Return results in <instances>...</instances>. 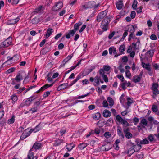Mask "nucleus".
<instances>
[{"label":"nucleus","instance_id":"nucleus-46","mask_svg":"<svg viewBox=\"0 0 159 159\" xmlns=\"http://www.w3.org/2000/svg\"><path fill=\"white\" fill-rule=\"evenodd\" d=\"M151 110L155 113L157 112L158 111L157 107L156 105H153L152 106Z\"/></svg>","mask_w":159,"mask_h":159},{"label":"nucleus","instance_id":"nucleus-39","mask_svg":"<svg viewBox=\"0 0 159 159\" xmlns=\"http://www.w3.org/2000/svg\"><path fill=\"white\" fill-rule=\"evenodd\" d=\"M66 148L69 151H70L74 147V146L72 143H70L66 146Z\"/></svg>","mask_w":159,"mask_h":159},{"label":"nucleus","instance_id":"nucleus-64","mask_svg":"<svg viewBox=\"0 0 159 159\" xmlns=\"http://www.w3.org/2000/svg\"><path fill=\"white\" fill-rule=\"evenodd\" d=\"M41 102L39 100L36 101L34 103V105L35 107L39 106L41 104Z\"/></svg>","mask_w":159,"mask_h":159},{"label":"nucleus","instance_id":"nucleus-22","mask_svg":"<svg viewBox=\"0 0 159 159\" xmlns=\"http://www.w3.org/2000/svg\"><path fill=\"white\" fill-rule=\"evenodd\" d=\"M18 57V56L17 55H15L11 57H10L9 56L7 57V58L8 59L7 61L5 62V63H6L7 61L13 60H14V61H17L18 59V57Z\"/></svg>","mask_w":159,"mask_h":159},{"label":"nucleus","instance_id":"nucleus-17","mask_svg":"<svg viewBox=\"0 0 159 159\" xmlns=\"http://www.w3.org/2000/svg\"><path fill=\"white\" fill-rule=\"evenodd\" d=\"M23 79L22 75L20 73H18L17 74L15 78L14 79L16 80L17 82H20Z\"/></svg>","mask_w":159,"mask_h":159},{"label":"nucleus","instance_id":"nucleus-21","mask_svg":"<svg viewBox=\"0 0 159 159\" xmlns=\"http://www.w3.org/2000/svg\"><path fill=\"white\" fill-rule=\"evenodd\" d=\"M32 148H31L29 151V152L27 156V159H34V153L32 152Z\"/></svg>","mask_w":159,"mask_h":159},{"label":"nucleus","instance_id":"nucleus-25","mask_svg":"<svg viewBox=\"0 0 159 159\" xmlns=\"http://www.w3.org/2000/svg\"><path fill=\"white\" fill-rule=\"evenodd\" d=\"M53 32V29L50 28L48 29L46 35V38H48Z\"/></svg>","mask_w":159,"mask_h":159},{"label":"nucleus","instance_id":"nucleus-32","mask_svg":"<svg viewBox=\"0 0 159 159\" xmlns=\"http://www.w3.org/2000/svg\"><path fill=\"white\" fill-rule=\"evenodd\" d=\"M33 101L31 99V98L30 97L29 98H27L25 101V105L26 106H28L30 104H31L32 102Z\"/></svg>","mask_w":159,"mask_h":159},{"label":"nucleus","instance_id":"nucleus-16","mask_svg":"<svg viewBox=\"0 0 159 159\" xmlns=\"http://www.w3.org/2000/svg\"><path fill=\"white\" fill-rule=\"evenodd\" d=\"M116 6L118 9L120 10L121 9L123 6V4L122 0H120L118 2H116Z\"/></svg>","mask_w":159,"mask_h":159},{"label":"nucleus","instance_id":"nucleus-49","mask_svg":"<svg viewBox=\"0 0 159 159\" xmlns=\"http://www.w3.org/2000/svg\"><path fill=\"white\" fill-rule=\"evenodd\" d=\"M133 122L135 125H137L139 122V120L138 118L134 117L133 119Z\"/></svg>","mask_w":159,"mask_h":159},{"label":"nucleus","instance_id":"nucleus-5","mask_svg":"<svg viewBox=\"0 0 159 159\" xmlns=\"http://www.w3.org/2000/svg\"><path fill=\"white\" fill-rule=\"evenodd\" d=\"M107 11L105 10L99 13L97 16V19L96 20L98 22L101 21L102 20V19L107 15Z\"/></svg>","mask_w":159,"mask_h":159},{"label":"nucleus","instance_id":"nucleus-13","mask_svg":"<svg viewBox=\"0 0 159 159\" xmlns=\"http://www.w3.org/2000/svg\"><path fill=\"white\" fill-rule=\"evenodd\" d=\"M42 19V18L41 17H35L31 20V21L33 24H36L40 22Z\"/></svg>","mask_w":159,"mask_h":159},{"label":"nucleus","instance_id":"nucleus-2","mask_svg":"<svg viewBox=\"0 0 159 159\" xmlns=\"http://www.w3.org/2000/svg\"><path fill=\"white\" fill-rule=\"evenodd\" d=\"M127 147L129 148V146H132L134 149L135 152L139 151L142 147L141 145L138 142L136 145H135L134 143H132L131 140L128 141L127 143Z\"/></svg>","mask_w":159,"mask_h":159},{"label":"nucleus","instance_id":"nucleus-41","mask_svg":"<svg viewBox=\"0 0 159 159\" xmlns=\"http://www.w3.org/2000/svg\"><path fill=\"white\" fill-rule=\"evenodd\" d=\"M107 101L109 102V105L111 107L114 104L112 99L111 97H108L107 99Z\"/></svg>","mask_w":159,"mask_h":159},{"label":"nucleus","instance_id":"nucleus-36","mask_svg":"<svg viewBox=\"0 0 159 159\" xmlns=\"http://www.w3.org/2000/svg\"><path fill=\"white\" fill-rule=\"evenodd\" d=\"M116 119L117 121L120 122V123H122L125 120L121 117V116L120 115H117L116 116Z\"/></svg>","mask_w":159,"mask_h":159},{"label":"nucleus","instance_id":"nucleus-33","mask_svg":"<svg viewBox=\"0 0 159 159\" xmlns=\"http://www.w3.org/2000/svg\"><path fill=\"white\" fill-rule=\"evenodd\" d=\"M130 147L129 148L128 151V154L129 155V156H130L134 152H135L134 149L132 146H130Z\"/></svg>","mask_w":159,"mask_h":159},{"label":"nucleus","instance_id":"nucleus-56","mask_svg":"<svg viewBox=\"0 0 159 159\" xmlns=\"http://www.w3.org/2000/svg\"><path fill=\"white\" fill-rule=\"evenodd\" d=\"M125 74L126 76L128 78H129L131 77V74L129 71L128 70H126L125 71Z\"/></svg>","mask_w":159,"mask_h":159},{"label":"nucleus","instance_id":"nucleus-48","mask_svg":"<svg viewBox=\"0 0 159 159\" xmlns=\"http://www.w3.org/2000/svg\"><path fill=\"white\" fill-rule=\"evenodd\" d=\"M103 68L102 69L104 71H108L110 70L111 67L109 66L106 65L104 66L103 67Z\"/></svg>","mask_w":159,"mask_h":159},{"label":"nucleus","instance_id":"nucleus-19","mask_svg":"<svg viewBox=\"0 0 159 159\" xmlns=\"http://www.w3.org/2000/svg\"><path fill=\"white\" fill-rule=\"evenodd\" d=\"M42 129V126H41V125L40 123L37 125L34 128L32 129L33 132L34 131V132L35 133L39 131Z\"/></svg>","mask_w":159,"mask_h":159},{"label":"nucleus","instance_id":"nucleus-40","mask_svg":"<svg viewBox=\"0 0 159 159\" xmlns=\"http://www.w3.org/2000/svg\"><path fill=\"white\" fill-rule=\"evenodd\" d=\"M11 98L12 100V103H14V102L18 99L17 96L15 94L13 95L11 97Z\"/></svg>","mask_w":159,"mask_h":159},{"label":"nucleus","instance_id":"nucleus-18","mask_svg":"<svg viewBox=\"0 0 159 159\" xmlns=\"http://www.w3.org/2000/svg\"><path fill=\"white\" fill-rule=\"evenodd\" d=\"M67 83H64L60 85L57 88V90L60 91L61 90L65 89L67 88Z\"/></svg>","mask_w":159,"mask_h":159},{"label":"nucleus","instance_id":"nucleus-28","mask_svg":"<svg viewBox=\"0 0 159 159\" xmlns=\"http://www.w3.org/2000/svg\"><path fill=\"white\" fill-rule=\"evenodd\" d=\"M82 23L80 21H79L78 23L75 24L74 25V30L75 31H77L79 29L80 26L82 25Z\"/></svg>","mask_w":159,"mask_h":159},{"label":"nucleus","instance_id":"nucleus-34","mask_svg":"<svg viewBox=\"0 0 159 159\" xmlns=\"http://www.w3.org/2000/svg\"><path fill=\"white\" fill-rule=\"evenodd\" d=\"M88 145V144L87 143H82L79 144L78 146L80 149L82 150L87 147Z\"/></svg>","mask_w":159,"mask_h":159},{"label":"nucleus","instance_id":"nucleus-30","mask_svg":"<svg viewBox=\"0 0 159 159\" xmlns=\"http://www.w3.org/2000/svg\"><path fill=\"white\" fill-rule=\"evenodd\" d=\"M139 144H146L149 143V142L147 138H145L143 140H141L140 142H138Z\"/></svg>","mask_w":159,"mask_h":159},{"label":"nucleus","instance_id":"nucleus-24","mask_svg":"<svg viewBox=\"0 0 159 159\" xmlns=\"http://www.w3.org/2000/svg\"><path fill=\"white\" fill-rule=\"evenodd\" d=\"M101 114L99 112H97L93 115L92 118L94 120H97L99 119L101 117Z\"/></svg>","mask_w":159,"mask_h":159},{"label":"nucleus","instance_id":"nucleus-42","mask_svg":"<svg viewBox=\"0 0 159 159\" xmlns=\"http://www.w3.org/2000/svg\"><path fill=\"white\" fill-rule=\"evenodd\" d=\"M125 49V45L124 44H122L120 46L119 50L122 53H124V51Z\"/></svg>","mask_w":159,"mask_h":159},{"label":"nucleus","instance_id":"nucleus-6","mask_svg":"<svg viewBox=\"0 0 159 159\" xmlns=\"http://www.w3.org/2000/svg\"><path fill=\"white\" fill-rule=\"evenodd\" d=\"M63 6V3L62 2H58L52 7V10L53 11H57L61 8Z\"/></svg>","mask_w":159,"mask_h":159},{"label":"nucleus","instance_id":"nucleus-63","mask_svg":"<svg viewBox=\"0 0 159 159\" xmlns=\"http://www.w3.org/2000/svg\"><path fill=\"white\" fill-rule=\"evenodd\" d=\"M115 34V32L114 31H113L111 33H110L108 36V38L109 39H111L113 36H114V35Z\"/></svg>","mask_w":159,"mask_h":159},{"label":"nucleus","instance_id":"nucleus-1","mask_svg":"<svg viewBox=\"0 0 159 159\" xmlns=\"http://www.w3.org/2000/svg\"><path fill=\"white\" fill-rule=\"evenodd\" d=\"M111 21L110 17L107 16L102 21L100 28L103 31H106L109 27V24Z\"/></svg>","mask_w":159,"mask_h":159},{"label":"nucleus","instance_id":"nucleus-11","mask_svg":"<svg viewBox=\"0 0 159 159\" xmlns=\"http://www.w3.org/2000/svg\"><path fill=\"white\" fill-rule=\"evenodd\" d=\"M19 20L20 18L19 17H18L15 19L8 20L7 22V23L8 25L15 24Z\"/></svg>","mask_w":159,"mask_h":159},{"label":"nucleus","instance_id":"nucleus-62","mask_svg":"<svg viewBox=\"0 0 159 159\" xmlns=\"http://www.w3.org/2000/svg\"><path fill=\"white\" fill-rule=\"evenodd\" d=\"M150 39L152 40H156L157 39V37L155 34H152L150 36Z\"/></svg>","mask_w":159,"mask_h":159},{"label":"nucleus","instance_id":"nucleus-10","mask_svg":"<svg viewBox=\"0 0 159 159\" xmlns=\"http://www.w3.org/2000/svg\"><path fill=\"white\" fill-rule=\"evenodd\" d=\"M142 67L150 72V74L149 75H151V70L150 65L149 64H146L143 62L142 63Z\"/></svg>","mask_w":159,"mask_h":159},{"label":"nucleus","instance_id":"nucleus-51","mask_svg":"<svg viewBox=\"0 0 159 159\" xmlns=\"http://www.w3.org/2000/svg\"><path fill=\"white\" fill-rule=\"evenodd\" d=\"M148 139L150 142L153 141L154 139L153 135L150 134L149 135L148 137Z\"/></svg>","mask_w":159,"mask_h":159},{"label":"nucleus","instance_id":"nucleus-55","mask_svg":"<svg viewBox=\"0 0 159 159\" xmlns=\"http://www.w3.org/2000/svg\"><path fill=\"white\" fill-rule=\"evenodd\" d=\"M117 77L121 80L122 82H123L124 80V78L122 75H118L116 76Z\"/></svg>","mask_w":159,"mask_h":159},{"label":"nucleus","instance_id":"nucleus-9","mask_svg":"<svg viewBox=\"0 0 159 159\" xmlns=\"http://www.w3.org/2000/svg\"><path fill=\"white\" fill-rule=\"evenodd\" d=\"M99 74L102 75V77L105 82L107 83L108 81V79L107 76L105 75V72L102 69H100L99 70Z\"/></svg>","mask_w":159,"mask_h":159},{"label":"nucleus","instance_id":"nucleus-20","mask_svg":"<svg viewBox=\"0 0 159 159\" xmlns=\"http://www.w3.org/2000/svg\"><path fill=\"white\" fill-rule=\"evenodd\" d=\"M111 115V112L107 110H105L103 111V115L104 117H108L110 116Z\"/></svg>","mask_w":159,"mask_h":159},{"label":"nucleus","instance_id":"nucleus-26","mask_svg":"<svg viewBox=\"0 0 159 159\" xmlns=\"http://www.w3.org/2000/svg\"><path fill=\"white\" fill-rule=\"evenodd\" d=\"M33 132L32 129H30V130L28 129H26L23 131L24 134L26 135L27 137L29 136Z\"/></svg>","mask_w":159,"mask_h":159},{"label":"nucleus","instance_id":"nucleus-3","mask_svg":"<svg viewBox=\"0 0 159 159\" xmlns=\"http://www.w3.org/2000/svg\"><path fill=\"white\" fill-rule=\"evenodd\" d=\"M130 33L128 38V41H130L132 39H137L135 35H134V33L135 31V28L134 26L132 25H129L128 29L127 30Z\"/></svg>","mask_w":159,"mask_h":159},{"label":"nucleus","instance_id":"nucleus-4","mask_svg":"<svg viewBox=\"0 0 159 159\" xmlns=\"http://www.w3.org/2000/svg\"><path fill=\"white\" fill-rule=\"evenodd\" d=\"M99 6V3L96 4L95 1H91L89 2L86 5H84L83 7L85 9L91 8H94V9H96Z\"/></svg>","mask_w":159,"mask_h":159},{"label":"nucleus","instance_id":"nucleus-29","mask_svg":"<svg viewBox=\"0 0 159 159\" xmlns=\"http://www.w3.org/2000/svg\"><path fill=\"white\" fill-rule=\"evenodd\" d=\"M141 80V79L137 75H135L133 78V81L135 83L140 82Z\"/></svg>","mask_w":159,"mask_h":159},{"label":"nucleus","instance_id":"nucleus-14","mask_svg":"<svg viewBox=\"0 0 159 159\" xmlns=\"http://www.w3.org/2000/svg\"><path fill=\"white\" fill-rule=\"evenodd\" d=\"M117 134L120 137H121L122 138H124V135L121 130V128L120 126H117Z\"/></svg>","mask_w":159,"mask_h":159},{"label":"nucleus","instance_id":"nucleus-27","mask_svg":"<svg viewBox=\"0 0 159 159\" xmlns=\"http://www.w3.org/2000/svg\"><path fill=\"white\" fill-rule=\"evenodd\" d=\"M148 121L147 120L143 118L141 120L140 123V125H141L143 127V128H144L145 127L144 126L146 125Z\"/></svg>","mask_w":159,"mask_h":159},{"label":"nucleus","instance_id":"nucleus-52","mask_svg":"<svg viewBox=\"0 0 159 159\" xmlns=\"http://www.w3.org/2000/svg\"><path fill=\"white\" fill-rule=\"evenodd\" d=\"M115 48L114 47H111L109 48V52L110 54H112V53H113V51H114V49Z\"/></svg>","mask_w":159,"mask_h":159},{"label":"nucleus","instance_id":"nucleus-50","mask_svg":"<svg viewBox=\"0 0 159 159\" xmlns=\"http://www.w3.org/2000/svg\"><path fill=\"white\" fill-rule=\"evenodd\" d=\"M48 48H44L41 51V52L42 53V54H46L47 52H49V51L48 50Z\"/></svg>","mask_w":159,"mask_h":159},{"label":"nucleus","instance_id":"nucleus-23","mask_svg":"<svg viewBox=\"0 0 159 159\" xmlns=\"http://www.w3.org/2000/svg\"><path fill=\"white\" fill-rule=\"evenodd\" d=\"M121 124H122L123 125V131H124V129H129V128L127 127L129 126V123L126 120H124Z\"/></svg>","mask_w":159,"mask_h":159},{"label":"nucleus","instance_id":"nucleus-15","mask_svg":"<svg viewBox=\"0 0 159 159\" xmlns=\"http://www.w3.org/2000/svg\"><path fill=\"white\" fill-rule=\"evenodd\" d=\"M41 146V143L35 142L33 145V147L31 148H32V151L33 149H34L35 150L39 149L40 148Z\"/></svg>","mask_w":159,"mask_h":159},{"label":"nucleus","instance_id":"nucleus-53","mask_svg":"<svg viewBox=\"0 0 159 159\" xmlns=\"http://www.w3.org/2000/svg\"><path fill=\"white\" fill-rule=\"evenodd\" d=\"M136 157L138 158H142L143 157V154L142 152L138 153L136 155Z\"/></svg>","mask_w":159,"mask_h":159},{"label":"nucleus","instance_id":"nucleus-45","mask_svg":"<svg viewBox=\"0 0 159 159\" xmlns=\"http://www.w3.org/2000/svg\"><path fill=\"white\" fill-rule=\"evenodd\" d=\"M38 110V108L37 107L34 106V107L31 108L29 110L28 112L31 111V113H33L34 112H37Z\"/></svg>","mask_w":159,"mask_h":159},{"label":"nucleus","instance_id":"nucleus-38","mask_svg":"<svg viewBox=\"0 0 159 159\" xmlns=\"http://www.w3.org/2000/svg\"><path fill=\"white\" fill-rule=\"evenodd\" d=\"M95 82L96 84V86L99 85V81L100 80V77L98 76H96L94 78Z\"/></svg>","mask_w":159,"mask_h":159},{"label":"nucleus","instance_id":"nucleus-54","mask_svg":"<svg viewBox=\"0 0 159 159\" xmlns=\"http://www.w3.org/2000/svg\"><path fill=\"white\" fill-rule=\"evenodd\" d=\"M111 134L109 132H106L104 133V136L107 138L111 136Z\"/></svg>","mask_w":159,"mask_h":159},{"label":"nucleus","instance_id":"nucleus-35","mask_svg":"<svg viewBox=\"0 0 159 159\" xmlns=\"http://www.w3.org/2000/svg\"><path fill=\"white\" fill-rule=\"evenodd\" d=\"M159 87L158 84L157 83H154L153 84L151 89L152 90H158V88Z\"/></svg>","mask_w":159,"mask_h":159},{"label":"nucleus","instance_id":"nucleus-8","mask_svg":"<svg viewBox=\"0 0 159 159\" xmlns=\"http://www.w3.org/2000/svg\"><path fill=\"white\" fill-rule=\"evenodd\" d=\"M129 129H124L123 132L125 134V137L127 139L132 138L133 137V135L129 132Z\"/></svg>","mask_w":159,"mask_h":159},{"label":"nucleus","instance_id":"nucleus-59","mask_svg":"<svg viewBox=\"0 0 159 159\" xmlns=\"http://www.w3.org/2000/svg\"><path fill=\"white\" fill-rule=\"evenodd\" d=\"M102 104L104 107H108V103L107 101L106 100L103 101Z\"/></svg>","mask_w":159,"mask_h":159},{"label":"nucleus","instance_id":"nucleus-47","mask_svg":"<svg viewBox=\"0 0 159 159\" xmlns=\"http://www.w3.org/2000/svg\"><path fill=\"white\" fill-rule=\"evenodd\" d=\"M154 54V52L152 50H149L147 52L145 55H148L149 54L150 57H152L153 56Z\"/></svg>","mask_w":159,"mask_h":159},{"label":"nucleus","instance_id":"nucleus-61","mask_svg":"<svg viewBox=\"0 0 159 159\" xmlns=\"http://www.w3.org/2000/svg\"><path fill=\"white\" fill-rule=\"evenodd\" d=\"M76 32V31L73 29L72 30H70L69 33L70 34V35L73 36L74 35Z\"/></svg>","mask_w":159,"mask_h":159},{"label":"nucleus","instance_id":"nucleus-7","mask_svg":"<svg viewBox=\"0 0 159 159\" xmlns=\"http://www.w3.org/2000/svg\"><path fill=\"white\" fill-rule=\"evenodd\" d=\"M11 38L10 37L6 39L4 42L2 43V47H7L9 46L11 43Z\"/></svg>","mask_w":159,"mask_h":159},{"label":"nucleus","instance_id":"nucleus-44","mask_svg":"<svg viewBox=\"0 0 159 159\" xmlns=\"http://www.w3.org/2000/svg\"><path fill=\"white\" fill-rule=\"evenodd\" d=\"M138 2L136 0H134L133 2L132 5V7L134 10H136L137 9V4Z\"/></svg>","mask_w":159,"mask_h":159},{"label":"nucleus","instance_id":"nucleus-60","mask_svg":"<svg viewBox=\"0 0 159 159\" xmlns=\"http://www.w3.org/2000/svg\"><path fill=\"white\" fill-rule=\"evenodd\" d=\"M7 120L5 119H3L1 121H0L1 124L2 126H4L6 124Z\"/></svg>","mask_w":159,"mask_h":159},{"label":"nucleus","instance_id":"nucleus-31","mask_svg":"<svg viewBox=\"0 0 159 159\" xmlns=\"http://www.w3.org/2000/svg\"><path fill=\"white\" fill-rule=\"evenodd\" d=\"M15 116L13 115L10 119H9L7 121V124H12L15 121Z\"/></svg>","mask_w":159,"mask_h":159},{"label":"nucleus","instance_id":"nucleus-58","mask_svg":"<svg viewBox=\"0 0 159 159\" xmlns=\"http://www.w3.org/2000/svg\"><path fill=\"white\" fill-rule=\"evenodd\" d=\"M82 77V75L79 74L76 77V79L74 80L75 82L76 83L80 79H81Z\"/></svg>","mask_w":159,"mask_h":159},{"label":"nucleus","instance_id":"nucleus-12","mask_svg":"<svg viewBox=\"0 0 159 159\" xmlns=\"http://www.w3.org/2000/svg\"><path fill=\"white\" fill-rule=\"evenodd\" d=\"M43 7L42 6H38L37 8L35 9L33 13L34 14L37 13H41L43 10Z\"/></svg>","mask_w":159,"mask_h":159},{"label":"nucleus","instance_id":"nucleus-43","mask_svg":"<svg viewBox=\"0 0 159 159\" xmlns=\"http://www.w3.org/2000/svg\"><path fill=\"white\" fill-rule=\"evenodd\" d=\"M127 100L128 101L127 102V105L129 107L130 106L131 104L133 103V101L129 97L127 98Z\"/></svg>","mask_w":159,"mask_h":159},{"label":"nucleus","instance_id":"nucleus-37","mask_svg":"<svg viewBox=\"0 0 159 159\" xmlns=\"http://www.w3.org/2000/svg\"><path fill=\"white\" fill-rule=\"evenodd\" d=\"M116 119L117 121L120 122V123H122L125 120L121 117V116L120 115H117L116 116Z\"/></svg>","mask_w":159,"mask_h":159},{"label":"nucleus","instance_id":"nucleus-57","mask_svg":"<svg viewBox=\"0 0 159 159\" xmlns=\"http://www.w3.org/2000/svg\"><path fill=\"white\" fill-rule=\"evenodd\" d=\"M153 67L156 70H159V65H158L157 63L154 64L153 65Z\"/></svg>","mask_w":159,"mask_h":159}]
</instances>
